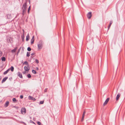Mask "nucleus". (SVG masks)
<instances>
[{
  "label": "nucleus",
  "mask_w": 125,
  "mask_h": 125,
  "mask_svg": "<svg viewBox=\"0 0 125 125\" xmlns=\"http://www.w3.org/2000/svg\"><path fill=\"white\" fill-rule=\"evenodd\" d=\"M85 111H84L83 112V114H85Z\"/></svg>",
  "instance_id": "44"
},
{
  "label": "nucleus",
  "mask_w": 125,
  "mask_h": 125,
  "mask_svg": "<svg viewBox=\"0 0 125 125\" xmlns=\"http://www.w3.org/2000/svg\"><path fill=\"white\" fill-rule=\"evenodd\" d=\"M2 52L0 50V57L2 55Z\"/></svg>",
  "instance_id": "30"
},
{
  "label": "nucleus",
  "mask_w": 125,
  "mask_h": 125,
  "mask_svg": "<svg viewBox=\"0 0 125 125\" xmlns=\"http://www.w3.org/2000/svg\"><path fill=\"white\" fill-rule=\"evenodd\" d=\"M12 101L14 103H16L17 101L15 98H13L12 99Z\"/></svg>",
  "instance_id": "21"
},
{
  "label": "nucleus",
  "mask_w": 125,
  "mask_h": 125,
  "mask_svg": "<svg viewBox=\"0 0 125 125\" xmlns=\"http://www.w3.org/2000/svg\"><path fill=\"white\" fill-rule=\"evenodd\" d=\"M24 68L25 71H28L30 69V68L29 67V65H27V66H25Z\"/></svg>",
  "instance_id": "7"
},
{
  "label": "nucleus",
  "mask_w": 125,
  "mask_h": 125,
  "mask_svg": "<svg viewBox=\"0 0 125 125\" xmlns=\"http://www.w3.org/2000/svg\"><path fill=\"white\" fill-rule=\"evenodd\" d=\"M30 52H27V53L26 56L27 57H29L30 55Z\"/></svg>",
  "instance_id": "23"
},
{
  "label": "nucleus",
  "mask_w": 125,
  "mask_h": 125,
  "mask_svg": "<svg viewBox=\"0 0 125 125\" xmlns=\"http://www.w3.org/2000/svg\"><path fill=\"white\" fill-rule=\"evenodd\" d=\"M110 99V98H108L105 100L103 104V106H104L107 104Z\"/></svg>",
  "instance_id": "6"
},
{
  "label": "nucleus",
  "mask_w": 125,
  "mask_h": 125,
  "mask_svg": "<svg viewBox=\"0 0 125 125\" xmlns=\"http://www.w3.org/2000/svg\"><path fill=\"white\" fill-rule=\"evenodd\" d=\"M112 23H113L112 21H110L109 24V26L107 27V28H108V29H107V31L109 30L110 28V27L111 26L112 24Z\"/></svg>",
  "instance_id": "9"
},
{
  "label": "nucleus",
  "mask_w": 125,
  "mask_h": 125,
  "mask_svg": "<svg viewBox=\"0 0 125 125\" xmlns=\"http://www.w3.org/2000/svg\"><path fill=\"white\" fill-rule=\"evenodd\" d=\"M15 107L16 108H17V109L18 108V107Z\"/></svg>",
  "instance_id": "49"
},
{
  "label": "nucleus",
  "mask_w": 125,
  "mask_h": 125,
  "mask_svg": "<svg viewBox=\"0 0 125 125\" xmlns=\"http://www.w3.org/2000/svg\"><path fill=\"white\" fill-rule=\"evenodd\" d=\"M31 58H32V57H32V56H31Z\"/></svg>",
  "instance_id": "50"
},
{
  "label": "nucleus",
  "mask_w": 125,
  "mask_h": 125,
  "mask_svg": "<svg viewBox=\"0 0 125 125\" xmlns=\"http://www.w3.org/2000/svg\"><path fill=\"white\" fill-rule=\"evenodd\" d=\"M21 49V47H20L19 49L18 50V51L17 52L16 54L17 55H18V53H19L20 51V50Z\"/></svg>",
  "instance_id": "25"
},
{
  "label": "nucleus",
  "mask_w": 125,
  "mask_h": 125,
  "mask_svg": "<svg viewBox=\"0 0 125 125\" xmlns=\"http://www.w3.org/2000/svg\"><path fill=\"white\" fill-rule=\"evenodd\" d=\"M17 48H17V47H15V48L13 49L12 50H11V52H16V50L17 49Z\"/></svg>",
  "instance_id": "15"
},
{
  "label": "nucleus",
  "mask_w": 125,
  "mask_h": 125,
  "mask_svg": "<svg viewBox=\"0 0 125 125\" xmlns=\"http://www.w3.org/2000/svg\"><path fill=\"white\" fill-rule=\"evenodd\" d=\"M26 71H24V72H22V73H23V74H25V73H26Z\"/></svg>",
  "instance_id": "43"
},
{
  "label": "nucleus",
  "mask_w": 125,
  "mask_h": 125,
  "mask_svg": "<svg viewBox=\"0 0 125 125\" xmlns=\"http://www.w3.org/2000/svg\"><path fill=\"white\" fill-rule=\"evenodd\" d=\"M35 61L36 63H39V61L37 59H35Z\"/></svg>",
  "instance_id": "32"
},
{
  "label": "nucleus",
  "mask_w": 125,
  "mask_h": 125,
  "mask_svg": "<svg viewBox=\"0 0 125 125\" xmlns=\"http://www.w3.org/2000/svg\"><path fill=\"white\" fill-rule=\"evenodd\" d=\"M6 16L7 19H10L11 17V14H7L6 15Z\"/></svg>",
  "instance_id": "14"
},
{
  "label": "nucleus",
  "mask_w": 125,
  "mask_h": 125,
  "mask_svg": "<svg viewBox=\"0 0 125 125\" xmlns=\"http://www.w3.org/2000/svg\"><path fill=\"white\" fill-rule=\"evenodd\" d=\"M8 77H6L4 78L2 81V83H3L4 82H5L6 80L8 79Z\"/></svg>",
  "instance_id": "10"
},
{
  "label": "nucleus",
  "mask_w": 125,
  "mask_h": 125,
  "mask_svg": "<svg viewBox=\"0 0 125 125\" xmlns=\"http://www.w3.org/2000/svg\"><path fill=\"white\" fill-rule=\"evenodd\" d=\"M27 76L29 78H30L31 77V76L30 74H29L27 75Z\"/></svg>",
  "instance_id": "29"
},
{
  "label": "nucleus",
  "mask_w": 125,
  "mask_h": 125,
  "mask_svg": "<svg viewBox=\"0 0 125 125\" xmlns=\"http://www.w3.org/2000/svg\"><path fill=\"white\" fill-rule=\"evenodd\" d=\"M37 124L39 125H41L42 124L41 122L39 121H38L37 122Z\"/></svg>",
  "instance_id": "34"
},
{
  "label": "nucleus",
  "mask_w": 125,
  "mask_h": 125,
  "mask_svg": "<svg viewBox=\"0 0 125 125\" xmlns=\"http://www.w3.org/2000/svg\"><path fill=\"white\" fill-rule=\"evenodd\" d=\"M34 40H32L31 39V44L32 45V44H33V43L34 42Z\"/></svg>",
  "instance_id": "27"
},
{
  "label": "nucleus",
  "mask_w": 125,
  "mask_h": 125,
  "mask_svg": "<svg viewBox=\"0 0 125 125\" xmlns=\"http://www.w3.org/2000/svg\"><path fill=\"white\" fill-rule=\"evenodd\" d=\"M84 117V116H82V119H81V121L82 122H83V120Z\"/></svg>",
  "instance_id": "35"
},
{
  "label": "nucleus",
  "mask_w": 125,
  "mask_h": 125,
  "mask_svg": "<svg viewBox=\"0 0 125 125\" xmlns=\"http://www.w3.org/2000/svg\"><path fill=\"white\" fill-rule=\"evenodd\" d=\"M31 9V6L30 5L28 9V10H30Z\"/></svg>",
  "instance_id": "39"
},
{
  "label": "nucleus",
  "mask_w": 125,
  "mask_h": 125,
  "mask_svg": "<svg viewBox=\"0 0 125 125\" xmlns=\"http://www.w3.org/2000/svg\"><path fill=\"white\" fill-rule=\"evenodd\" d=\"M87 17L88 19H91L92 16V12H88L87 14Z\"/></svg>",
  "instance_id": "5"
},
{
  "label": "nucleus",
  "mask_w": 125,
  "mask_h": 125,
  "mask_svg": "<svg viewBox=\"0 0 125 125\" xmlns=\"http://www.w3.org/2000/svg\"><path fill=\"white\" fill-rule=\"evenodd\" d=\"M9 70L10 69H8L6 71H5L3 73V74L4 75L6 74L8 72Z\"/></svg>",
  "instance_id": "17"
},
{
  "label": "nucleus",
  "mask_w": 125,
  "mask_h": 125,
  "mask_svg": "<svg viewBox=\"0 0 125 125\" xmlns=\"http://www.w3.org/2000/svg\"><path fill=\"white\" fill-rule=\"evenodd\" d=\"M29 11L30 10H28V13H29Z\"/></svg>",
  "instance_id": "46"
},
{
  "label": "nucleus",
  "mask_w": 125,
  "mask_h": 125,
  "mask_svg": "<svg viewBox=\"0 0 125 125\" xmlns=\"http://www.w3.org/2000/svg\"><path fill=\"white\" fill-rule=\"evenodd\" d=\"M26 10L22 9V14L23 16L25 14V13L26 12Z\"/></svg>",
  "instance_id": "20"
},
{
  "label": "nucleus",
  "mask_w": 125,
  "mask_h": 125,
  "mask_svg": "<svg viewBox=\"0 0 125 125\" xmlns=\"http://www.w3.org/2000/svg\"><path fill=\"white\" fill-rule=\"evenodd\" d=\"M6 39L7 42L8 43H12L11 42V40H12V39H11L10 37L9 36L7 37Z\"/></svg>",
  "instance_id": "4"
},
{
  "label": "nucleus",
  "mask_w": 125,
  "mask_h": 125,
  "mask_svg": "<svg viewBox=\"0 0 125 125\" xmlns=\"http://www.w3.org/2000/svg\"><path fill=\"white\" fill-rule=\"evenodd\" d=\"M11 72H13L14 71V68L13 66H11L10 68H9Z\"/></svg>",
  "instance_id": "19"
},
{
  "label": "nucleus",
  "mask_w": 125,
  "mask_h": 125,
  "mask_svg": "<svg viewBox=\"0 0 125 125\" xmlns=\"http://www.w3.org/2000/svg\"><path fill=\"white\" fill-rule=\"evenodd\" d=\"M24 34L23 33V34L21 36V38L22 39V42H24Z\"/></svg>",
  "instance_id": "18"
},
{
  "label": "nucleus",
  "mask_w": 125,
  "mask_h": 125,
  "mask_svg": "<svg viewBox=\"0 0 125 125\" xmlns=\"http://www.w3.org/2000/svg\"><path fill=\"white\" fill-rule=\"evenodd\" d=\"M84 115H85V114H83L82 116H83L84 117Z\"/></svg>",
  "instance_id": "45"
},
{
  "label": "nucleus",
  "mask_w": 125,
  "mask_h": 125,
  "mask_svg": "<svg viewBox=\"0 0 125 125\" xmlns=\"http://www.w3.org/2000/svg\"><path fill=\"white\" fill-rule=\"evenodd\" d=\"M9 104V102L8 101H6L4 104L5 107H7L8 106Z\"/></svg>",
  "instance_id": "13"
},
{
  "label": "nucleus",
  "mask_w": 125,
  "mask_h": 125,
  "mask_svg": "<svg viewBox=\"0 0 125 125\" xmlns=\"http://www.w3.org/2000/svg\"><path fill=\"white\" fill-rule=\"evenodd\" d=\"M29 97L30 99L33 100L34 101H35L36 100V99L35 98L30 96H29Z\"/></svg>",
  "instance_id": "11"
},
{
  "label": "nucleus",
  "mask_w": 125,
  "mask_h": 125,
  "mask_svg": "<svg viewBox=\"0 0 125 125\" xmlns=\"http://www.w3.org/2000/svg\"><path fill=\"white\" fill-rule=\"evenodd\" d=\"M44 103V101H40V104H43Z\"/></svg>",
  "instance_id": "33"
},
{
  "label": "nucleus",
  "mask_w": 125,
  "mask_h": 125,
  "mask_svg": "<svg viewBox=\"0 0 125 125\" xmlns=\"http://www.w3.org/2000/svg\"><path fill=\"white\" fill-rule=\"evenodd\" d=\"M30 122L31 123H32L33 124H35V123L32 120H30Z\"/></svg>",
  "instance_id": "31"
},
{
  "label": "nucleus",
  "mask_w": 125,
  "mask_h": 125,
  "mask_svg": "<svg viewBox=\"0 0 125 125\" xmlns=\"http://www.w3.org/2000/svg\"><path fill=\"white\" fill-rule=\"evenodd\" d=\"M22 31H23V33H24V30L23 29L22 30Z\"/></svg>",
  "instance_id": "47"
},
{
  "label": "nucleus",
  "mask_w": 125,
  "mask_h": 125,
  "mask_svg": "<svg viewBox=\"0 0 125 125\" xmlns=\"http://www.w3.org/2000/svg\"><path fill=\"white\" fill-rule=\"evenodd\" d=\"M32 72L33 73L35 74H36L37 73L36 71L35 70L33 69L32 70Z\"/></svg>",
  "instance_id": "26"
},
{
  "label": "nucleus",
  "mask_w": 125,
  "mask_h": 125,
  "mask_svg": "<svg viewBox=\"0 0 125 125\" xmlns=\"http://www.w3.org/2000/svg\"><path fill=\"white\" fill-rule=\"evenodd\" d=\"M29 39V34L28 33V34L27 35L26 37V41H28Z\"/></svg>",
  "instance_id": "16"
},
{
  "label": "nucleus",
  "mask_w": 125,
  "mask_h": 125,
  "mask_svg": "<svg viewBox=\"0 0 125 125\" xmlns=\"http://www.w3.org/2000/svg\"><path fill=\"white\" fill-rule=\"evenodd\" d=\"M120 96V93H118V94H117L116 97V100L117 101L118 100Z\"/></svg>",
  "instance_id": "12"
},
{
  "label": "nucleus",
  "mask_w": 125,
  "mask_h": 125,
  "mask_svg": "<svg viewBox=\"0 0 125 125\" xmlns=\"http://www.w3.org/2000/svg\"><path fill=\"white\" fill-rule=\"evenodd\" d=\"M43 42L42 40L40 41L39 42L37 43L38 47V49H41L42 47Z\"/></svg>",
  "instance_id": "1"
},
{
  "label": "nucleus",
  "mask_w": 125,
  "mask_h": 125,
  "mask_svg": "<svg viewBox=\"0 0 125 125\" xmlns=\"http://www.w3.org/2000/svg\"><path fill=\"white\" fill-rule=\"evenodd\" d=\"M17 75L20 78H23L22 73L20 72H18L17 73Z\"/></svg>",
  "instance_id": "8"
},
{
  "label": "nucleus",
  "mask_w": 125,
  "mask_h": 125,
  "mask_svg": "<svg viewBox=\"0 0 125 125\" xmlns=\"http://www.w3.org/2000/svg\"><path fill=\"white\" fill-rule=\"evenodd\" d=\"M21 112L22 114L24 115L26 112V109L24 107L22 108L21 109Z\"/></svg>",
  "instance_id": "2"
},
{
  "label": "nucleus",
  "mask_w": 125,
  "mask_h": 125,
  "mask_svg": "<svg viewBox=\"0 0 125 125\" xmlns=\"http://www.w3.org/2000/svg\"><path fill=\"white\" fill-rule=\"evenodd\" d=\"M34 36H32V39H31V40H34Z\"/></svg>",
  "instance_id": "40"
},
{
  "label": "nucleus",
  "mask_w": 125,
  "mask_h": 125,
  "mask_svg": "<svg viewBox=\"0 0 125 125\" xmlns=\"http://www.w3.org/2000/svg\"><path fill=\"white\" fill-rule=\"evenodd\" d=\"M47 89H48L47 88H46L44 90V92H47Z\"/></svg>",
  "instance_id": "36"
},
{
  "label": "nucleus",
  "mask_w": 125,
  "mask_h": 125,
  "mask_svg": "<svg viewBox=\"0 0 125 125\" xmlns=\"http://www.w3.org/2000/svg\"><path fill=\"white\" fill-rule=\"evenodd\" d=\"M27 50L29 51H31V48L30 47H28V48H27Z\"/></svg>",
  "instance_id": "28"
},
{
  "label": "nucleus",
  "mask_w": 125,
  "mask_h": 125,
  "mask_svg": "<svg viewBox=\"0 0 125 125\" xmlns=\"http://www.w3.org/2000/svg\"><path fill=\"white\" fill-rule=\"evenodd\" d=\"M25 64L26 65H29L28 64V62H27V61H25L23 63V65H24V64Z\"/></svg>",
  "instance_id": "24"
},
{
  "label": "nucleus",
  "mask_w": 125,
  "mask_h": 125,
  "mask_svg": "<svg viewBox=\"0 0 125 125\" xmlns=\"http://www.w3.org/2000/svg\"><path fill=\"white\" fill-rule=\"evenodd\" d=\"M35 54V53H34L33 52L31 54V55L32 56L33 55H34Z\"/></svg>",
  "instance_id": "41"
},
{
  "label": "nucleus",
  "mask_w": 125,
  "mask_h": 125,
  "mask_svg": "<svg viewBox=\"0 0 125 125\" xmlns=\"http://www.w3.org/2000/svg\"><path fill=\"white\" fill-rule=\"evenodd\" d=\"M27 8V2H26L24 3L22 7V9H23L26 10Z\"/></svg>",
  "instance_id": "3"
},
{
  "label": "nucleus",
  "mask_w": 125,
  "mask_h": 125,
  "mask_svg": "<svg viewBox=\"0 0 125 125\" xmlns=\"http://www.w3.org/2000/svg\"><path fill=\"white\" fill-rule=\"evenodd\" d=\"M20 98L22 99L23 98V95H21L20 96Z\"/></svg>",
  "instance_id": "37"
},
{
  "label": "nucleus",
  "mask_w": 125,
  "mask_h": 125,
  "mask_svg": "<svg viewBox=\"0 0 125 125\" xmlns=\"http://www.w3.org/2000/svg\"><path fill=\"white\" fill-rule=\"evenodd\" d=\"M36 70H39V68L38 67H37L36 68Z\"/></svg>",
  "instance_id": "42"
},
{
  "label": "nucleus",
  "mask_w": 125,
  "mask_h": 125,
  "mask_svg": "<svg viewBox=\"0 0 125 125\" xmlns=\"http://www.w3.org/2000/svg\"><path fill=\"white\" fill-rule=\"evenodd\" d=\"M12 78L11 77L10 78H9V79L10 81H11L12 80Z\"/></svg>",
  "instance_id": "38"
},
{
  "label": "nucleus",
  "mask_w": 125,
  "mask_h": 125,
  "mask_svg": "<svg viewBox=\"0 0 125 125\" xmlns=\"http://www.w3.org/2000/svg\"><path fill=\"white\" fill-rule=\"evenodd\" d=\"M1 60L2 61H5L6 60V58L4 57H2Z\"/></svg>",
  "instance_id": "22"
},
{
  "label": "nucleus",
  "mask_w": 125,
  "mask_h": 125,
  "mask_svg": "<svg viewBox=\"0 0 125 125\" xmlns=\"http://www.w3.org/2000/svg\"><path fill=\"white\" fill-rule=\"evenodd\" d=\"M29 3L30 4V0H29Z\"/></svg>",
  "instance_id": "48"
}]
</instances>
